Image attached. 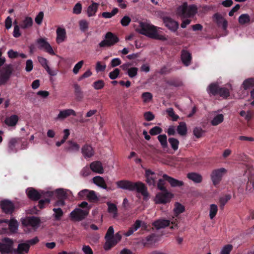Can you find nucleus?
<instances>
[{
	"instance_id": "62",
	"label": "nucleus",
	"mask_w": 254,
	"mask_h": 254,
	"mask_svg": "<svg viewBox=\"0 0 254 254\" xmlns=\"http://www.w3.org/2000/svg\"><path fill=\"white\" fill-rule=\"evenodd\" d=\"M203 132L204 131L200 127H195L193 130L194 135L197 138L201 137Z\"/></svg>"
},
{
	"instance_id": "61",
	"label": "nucleus",
	"mask_w": 254,
	"mask_h": 254,
	"mask_svg": "<svg viewBox=\"0 0 254 254\" xmlns=\"http://www.w3.org/2000/svg\"><path fill=\"white\" fill-rule=\"evenodd\" d=\"M114 228H113V226L109 227V228H108V229L107 230V232L106 234L105 237L106 241H107V240H110L112 239V238L114 235Z\"/></svg>"
},
{
	"instance_id": "43",
	"label": "nucleus",
	"mask_w": 254,
	"mask_h": 254,
	"mask_svg": "<svg viewBox=\"0 0 254 254\" xmlns=\"http://www.w3.org/2000/svg\"><path fill=\"white\" fill-rule=\"evenodd\" d=\"M168 141L171 148L174 151L178 149L179 141L177 139L174 137H170L168 139Z\"/></svg>"
},
{
	"instance_id": "63",
	"label": "nucleus",
	"mask_w": 254,
	"mask_h": 254,
	"mask_svg": "<svg viewBox=\"0 0 254 254\" xmlns=\"http://www.w3.org/2000/svg\"><path fill=\"white\" fill-rule=\"evenodd\" d=\"M83 64H84V61H80L74 65V66L73 68V72L75 74H77L79 72V71L82 67Z\"/></svg>"
},
{
	"instance_id": "39",
	"label": "nucleus",
	"mask_w": 254,
	"mask_h": 254,
	"mask_svg": "<svg viewBox=\"0 0 254 254\" xmlns=\"http://www.w3.org/2000/svg\"><path fill=\"white\" fill-rule=\"evenodd\" d=\"M231 198V195L230 194H226L221 196L219 198V207L221 209L223 210L225 204Z\"/></svg>"
},
{
	"instance_id": "56",
	"label": "nucleus",
	"mask_w": 254,
	"mask_h": 254,
	"mask_svg": "<svg viewBox=\"0 0 254 254\" xmlns=\"http://www.w3.org/2000/svg\"><path fill=\"white\" fill-rule=\"evenodd\" d=\"M165 181L164 179L163 178L162 179H160L158 180V182L157 184V187L158 190L161 191H166L167 190L166 188L164 186L165 185Z\"/></svg>"
},
{
	"instance_id": "58",
	"label": "nucleus",
	"mask_w": 254,
	"mask_h": 254,
	"mask_svg": "<svg viewBox=\"0 0 254 254\" xmlns=\"http://www.w3.org/2000/svg\"><path fill=\"white\" fill-rule=\"evenodd\" d=\"M79 25L80 30L85 32L88 28L89 23L86 20H81L79 22Z\"/></svg>"
},
{
	"instance_id": "17",
	"label": "nucleus",
	"mask_w": 254,
	"mask_h": 254,
	"mask_svg": "<svg viewBox=\"0 0 254 254\" xmlns=\"http://www.w3.org/2000/svg\"><path fill=\"white\" fill-rule=\"evenodd\" d=\"M145 177L146 183L150 186H155L156 185V177L154 172L150 169H146Z\"/></svg>"
},
{
	"instance_id": "25",
	"label": "nucleus",
	"mask_w": 254,
	"mask_h": 254,
	"mask_svg": "<svg viewBox=\"0 0 254 254\" xmlns=\"http://www.w3.org/2000/svg\"><path fill=\"white\" fill-rule=\"evenodd\" d=\"M220 87L217 83H212L208 86L207 92L210 95H218Z\"/></svg>"
},
{
	"instance_id": "21",
	"label": "nucleus",
	"mask_w": 254,
	"mask_h": 254,
	"mask_svg": "<svg viewBox=\"0 0 254 254\" xmlns=\"http://www.w3.org/2000/svg\"><path fill=\"white\" fill-rule=\"evenodd\" d=\"M181 60L185 66H189L190 64L192 57L191 54L186 50H183L181 52Z\"/></svg>"
},
{
	"instance_id": "32",
	"label": "nucleus",
	"mask_w": 254,
	"mask_h": 254,
	"mask_svg": "<svg viewBox=\"0 0 254 254\" xmlns=\"http://www.w3.org/2000/svg\"><path fill=\"white\" fill-rule=\"evenodd\" d=\"M187 177L195 183H200L202 180L201 175L196 173H189L187 174Z\"/></svg>"
},
{
	"instance_id": "8",
	"label": "nucleus",
	"mask_w": 254,
	"mask_h": 254,
	"mask_svg": "<svg viewBox=\"0 0 254 254\" xmlns=\"http://www.w3.org/2000/svg\"><path fill=\"white\" fill-rule=\"evenodd\" d=\"M172 196V194L168 190L162 191L161 192H159L156 194V202L158 204H165L170 201Z\"/></svg>"
},
{
	"instance_id": "22",
	"label": "nucleus",
	"mask_w": 254,
	"mask_h": 254,
	"mask_svg": "<svg viewBox=\"0 0 254 254\" xmlns=\"http://www.w3.org/2000/svg\"><path fill=\"white\" fill-rule=\"evenodd\" d=\"M93 182L97 186L107 190H111L112 189L107 186L105 181L103 177L100 176H96L93 178Z\"/></svg>"
},
{
	"instance_id": "38",
	"label": "nucleus",
	"mask_w": 254,
	"mask_h": 254,
	"mask_svg": "<svg viewBox=\"0 0 254 254\" xmlns=\"http://www.w3.org/2000/svg\"><path fill=\"white\" fill-rule=\"evenodd\" d=\"M18 224L16 220L11 219L9 222L8 228L9 231L13 233L16 232L18 230Z\"/></svg>"
},
{
	"instance_id": "37",
	"label": "nucleus",
	"mask_w": 254,
	"mask_h": 254,
	"mask_svg": "<svg viewBox=\"0 0 254 254\" xmlns=\"http://www.w3.org/2000/svg\"><path fill=\"white\" fill-rule=\"evenodd\" d=\"M177 131L178 133L182 135H185L187 133V127L186 124L184 122L179 123V125L177 127Z\"/></svg>"
},
{
	"instance_id": "45",
	"label": "nucleus",
	"mask_w": 254,
	"mask_h": 254,
	"mask_svg": "<svg viewBox=\"0 0 254 254\" xmlns=\"http://www.w3.org/2000/svg\"><path fill=\"white\" fill-rule=\"evenodd\" d=\"M218 92V95L224 99L227 98L230 96L229 90L226 87H220Z\"/></svg>"
},
{
	"instance_id": "20",
	"label": "nucleus",
	"mask_w": 254,
	"mask_h": 254,
	"mask_svg": "<svg viewBox=\"0 0 254 254\" xmlns=\"http://www.w3.org/2000/svg\"><path fill=\"white\" fill-rule=\"evenodd\" d=\"M81 152L85 158H91L94 154V151L92 147L88 144H85L82 146Z\"/></svg>"
},
{
	"instance_id": "7",
	"label": "nucleus",
	"mask_w": 254,
	"mask_h": 254,
	"mask_svg": "<svg viewBox=\"0 0 254 254\" xmlns=\"http://www.w3.org/2000/svg\"><path fill=\"white\" fill-rule=\"evenodd\" d=\"M226 172L227 170L224 168L215 169L212 172L211 179L214 186H216L219 184L224 174L226 173Z\"/></svg>"
},
{
	"instance_id": "29",
	"label": "nucleus",
	"mask_w": 254,
	"mask_h": 254,
	"mask_svg": "<svg viewBox=\"0 0 254 254\" xmlns=\"http://www.w3.org/2000/svg\"><path fill=\"white\" fill-rule=\"evenodd\" d=\"M170 223V222L168 220L160 219L155 221L153 225L157 229H159L168 226Z\"/></svg>"
},
{
	"instance_id": "33",
	"label": "nucleus",
	"mask_w": 254,
	"mask_h": 254,
	"mask_svg": "<svg viewBox=\"0 0 254 254\" xmlns=\"http://www.w3.org/2000/svg\"><path fill=\"white\" fill-rule=\"evenodd\" d=\"M105 38L107 39L111 46H113L119 41V38L113 33L108 32L105 35Z\"/></svg>"
},
{
	"instance_id": "28",
	"label": "nucleus",
	"mask_w": 254,
	"mask_h": 254,
	"mask_svg": "<svg viewBox=\"0 0 254 254\" xmlns=\"http://www.w3.org/2000/svg\"><path fill=\"white\" fill-rule=\"evenodd\" d=\"M157 139H158L160 144L164 151H167L169 149L168 143H167V135L165 134H159L157 136Z\"/></svg>"
},
{
	"instance_id": "31",
	"label": "nucleus",
	"mask_w": 254,
	"mask_h": 254,
	"mask_svg": "<svg viewBox=\"0 0 254 254\" xmlns=\"http://www.w3.org/2000/svg\"><path fill=\"white\" fill-rule=\"evenodd\" d=\"M99 4L96 2H93L90 5L87 10V13L89 17H91L95 15L96 13L98 10Z\"/></svg>"
},
{
	"instance_id": "3",
	"label": "nucleus",
	"mask_w": 254,
	"mask_h": 254,
	"mask_svg": "<svg viewBox=\"0 0 254 254\" xmlns=\"http://www.w3.org/2000/svg\"><path fill=\"white\" fill-rule=\"evenodd\" d=\"M158 27L145 22H140L136 30L140 34L144 35L149 38L163 40L164 36L160 35L157 32Z\"/></svg>"
},
{
	"instance_id": "41",
	"label": "nucleus",
	"mask_w": 254,
	"mask_h": 254,
	"mask_svg": "<svg viewBox=\"0 0 254 254\" xmlns=\"http://www.w3.org/2000/svg\"><path fill=\"white\" fill-rule=\"evenodd\" d=\"M107 205L108 212L113 214L114 218L116 217L118 215V208L116 205L111 202H108Z\"/></svg>"
},
{
	"instance_id": "10",
	"label": "nucleus",
	"mask_w": 254,
	"mask_h": 254,
	"mask_svg": "<svg viewBox=\"0 0 254 254\" xmlns=\"http://www.w3.org/2000/svg\"><path fill=\"white\" fill-rule=\"evenodd\" d=\"M80 145L72 140L67 141L64 145V150L67 153H75L79 151Z\"/></svg>"
},
{
	"instance_id": "34",
	"label": "nucleus",
	"mask_w": 254,
	"mask_h": 254,
	"mask_svg": "<svg viewBox=\"0 0 254 254\" xmlns=\"http://www.w3.org/2000/svg\"><path fill=\"white\" fill-rule=\"evenodd\" d=\"M74 94L77 101H81L83 98V93L80 86L77 83L74 84Z\"/></svg>"
},
{
	"instance_id": "6",
	"label": "nucleus",
	"mask_w": 254,
	"mask_h": 254,
	"mask_svg": "<svg viewBox=\"0 0 254 254\" xmlns=\"http://www.w3.org/2000/svg\"><path fill=\"white\" fill-rule=\"evenodd\" d=\"M89 208L82 210L80 208H76L71 212L70 217L71 219L75 221H81L85 218L88 215Z\"/></svg>"
},
{
	"instance_id": "64",
	"label": "nucleus",
	"mask_w": 254,
	"mask_h": 254,
	"mask_svg": "<svg viewBox=\"0 0 254 254\" xmlns=\"http://www.w3.org/2000/svg\"><path fill=\"white\" fill-rule=\"evenodd\" d=\"M141 97L144 102H148L152 99V95L150 92H144L142 94Z\"/></svg>"
},
{
	"instance_id": "51",
	"label": "nucleus",
	"mask_w": 254,
	"mask_h": 254,
	"mask_svg": "<svg viewBox=\"0 0 254 254\" xmlns=\"http://www.w3.org/2000/svg\"><path fill=\"white\" fill-rule=\"evenodd\" d=\"M119 12L118 8H114L111 12H104L102 13V16L105 18H110L115 15Z\"/></svg>"
},
{
	"instance_id": "18",
	"label": "nucleus",
	"mask_w": 254,
	"mask_h": 254,
	"mask_svg": "<svg viewBox=\"0 0 254 254\" xmlns=\"http://www.w3.org/2000/svg\"><path fill=\"white\" fill-rule=\"evenodd\" d=\"M162 177L167 181L172 187H181L184 185V183L180 180L169 176L167 174H164Z\"/></svg>"
},
{
	"instance_id": "59",
	"label": "nucleus",
	"mask_w": 254,
	"mask_h": 254,
	"mask_svg": "<svg viewBox=\"0 0 254 254\" xmlns=\"http://www.w3.org/2000/svg\"><path fill=\"white\" fill-rule=\"evenodd\" d=\"M162 132V129L160 127L157 126L152 127L149 130V133L151 135H156L160 134Z\"/></svg>"
},
{
	"instance_id": "36",
	"label": "nucleus",
	"mask_w": 254,
	"mask_h": 254,
	"mask_svg": "<svg viewBox=\"0 0 254 254\" xmlns=\"http://www.w3.org/2000/svg\"><path fill=\"white\" fill-rule=\"evenodd\" d=\"M55 193L57 199L65 200L68 196L66 191L63 189H59L56 190Z\"/></svg>"
},
{
	"instance_id": "26",
	"label": "nucleus",
	"mask_w": 254,
	"mask_h": 254,
	"mask_svg": "<svg viewBox=\"0 0 254 254\" xmlns=\"http://www.w3.org/2000/svg\"><path fill=\"white\" fill-rule=\"evenodd\" d=\"M165 81L168 85L175 87H181L183 85V83L182 80L177 77L170 78L169 79L165 80Z\"/></svg>"
},
{
	"instance_id": "15",
	"label": "nucleus",
	"mask_w": 254,
	"mask_h": 254,
	"mask_svg": "<svg viewBox=\"0 0 254 254\" xmlns=\"http://www.w3.org/2000/svg\"><path fill=\"white\" fill-rule=\"evenodd\" d=\"M3 247L1 254H9L12 251L13 241L9 238H4L2 240Z\"/></svg>"
},
{
	"instance_id": "40",
	"label": "nucleus",
	"mask_w": 254,
	"mask_h": 254,
	"mask_svg": "<svg viewBox=\"0 0 254 254\" xmlns=\"http://www.w3.org/2000/svg\"><path fill=\"white\" fill-rule=\"evenodd\" d=\"M29 250V245L27 244L26 243H21L18 244L17 249H14L13 250V252H25V253H27Z\"/></svg>"
},
{
	"instance_id": "52",
	"label": "nucleus",
	"mask_w": 254,
	"mask_h": 254,
	"mask_svg": "<svg viewBox=\"0 0 254 254\" xmlns=\"http://www.w3.org/2000/svg\"><path fill=\"white\" fill-rule=\"evenodd\" d=\"M53 211L55 212L54 216L56 220H59L64 214L62 209L60 208H53Z\"/></svg>"
},
{
	"instance_id": "47",
	"label": "nucleus",
	"mask_w": 254,
	"mask_h": 254,
	"mask_svg": "<svg viewBox=\"0 0 254 254\" xmlns=\"http://www.w3.org/2000/svg\"><path fill=\"white\" fill-rule=\"evenodd\" d=\"M64 135L63 138H62V140L60 141H57L56 143V145L58 147H60L63 144L65 143L66 139L68 138V137L70 134L69 130L68 129H64Z\"/></svg>"
},
{
	"instance_id": "30",
	"label": "nucleus",
	"mask_w": 254,
	"mask_h": 254,
	"mask_svg": "<svg viewBox=\"0 0 254 254\" xmlns=\"http://www.w3.org/2000/svg\"><path fill=\"white\" fill-rule=\"evenodd\" d=\"M19 142L18 138H13L9 140L8 142V149L10 152H16L18 150L16 147Z\"/></svg>"
},
{
	"instance_id": "2",
	"label": "nucleus",
	"mask_w": 254,
	"mask_h": 254,
	"mask_svg": "<svg viewBox=\"0 0 254 254\" xmlns=\"http://www.w3.org/2000/svg\"><path fill=\"white\" fill-rule=\"evenodd\" d=\"M197 12V7L194 4L188 5L187 3L179 6L177 9V14L180 17L182 20L181 27L182 28H186L190 24L191 20L189 18L193 17Z\"/></svg>"
},
{
	"instance_id": "24",
	"label": "nucleus",
	"mask_w": 254,
	"mask_h": 254,
	"mask_svg": "<svg viewBox=\"0 0 254 254\" xmlns=\"http://www.w3.org/2000/svg\"><path fill=\"white\" fill-rule=\"evenodd\" d=\"M90 169L94 172L103 174L104 173V169L102 163L100 161L93 162L90 164Z\"/></svg>"
},
{
	"instance_id": "1",
	"label": "nucleus",
	"mask_w": 254,
	"mask_h": 254,
	"mask_svg": "<svg viewBox=\"0 0 254 254\" xmlns=\"http://www.w3.org/2000/svg\"><path fill=\"white\" fill-rule=\"evenodd\" d=\"M117 187L123 190H128L133 191H136L137 193H140L143 196L144 200L148 199L149 193L147 191V187L145 184L140 181L133 182L128 180H121L116 182Z\"/></svg>"
},
{
	"instance_id": "14",
	"label": "nucleus",
	"mask_w": 254,
	"mask_h": 254,
	"mask_svg": "<svg viewBox=\"0 0 254 254\" xmlns=\"http://www.w3.org/2000/svg\"><path fill=\"white\" fill-rule=\"evenodd\" d=\"M40 222V220L36 217L32 216L28 217L25 219H23L21 220L22 225L23 226H32V227H35L38 226Z\"/></svg>"
},
{
	"instance_id": "35",
	"label": "nucleus",
	"mask_w": 254,
	"mask_h": 254,
	"mask_svg": "<svg viewBox=\"0 0 254 254\" xmlns=\"http://www.w3.org/2000/svg\"><path fill=\"white\" fill-rule=\"evenodd\" d=\"M33 25V20L31 17L26 16L21 22L20 27L23 29L29 28Z\"/></svg>"
},
{
	"instance_id": "9",
	"label": "nucleus",
	"mask_w": 254,
	"mask_h": 254,
	"mask_svg": "<svg viewBox=\"0 0 254 254\" xmlns=\"http://www.w3.org/2000/svg\"><path fill=\"white\" fill-rule=\"evenodd\" d=\"M37 43L38 45V48L44 50L49 54L54 55L55 53L50 44L44 38H39L37 40Z\"/></svg>"
},
{
	"instance_id": "53",
	"label": "nucleus",
	"mask_w": 254,
	"mask_h": 254,
	"mask_svg": "<svg viewBox=\"0 0 254 254\" xmlns=\"http://www.w3.org/2000/svg\"><path fill=\"white\" fill-rule=\"evenodd\" d=\"M166 112L168 115L172 118L173 121H176L179 118V116L175 114L173 109L172 108L167 109Z\"/></svg>"
},
{
	"instance_id": "23",
	"label": "nucleus",
	"mask_w": 254,
	"mask_h": 254,
	"mask_svg": "<svg viewBox=\"0 0 254 254\" xmlns=\"http://www.w3.org/2000/svg\"><path fill=\"white\" fill-rule=\"evenodd\" d=\"M57 38L56 42L60 44L64 42L66 38V31L65 29L58 27L57 29Z\"/></svg>"
},
{
	"instance_id": "16",
	"label": "nucleus",
	"mask_w": 254,
	"mask_h": 254,
	"mask_svg": "<svg viewBox=\"0 0 254 254\" xmlns=\"http://www.w3.org/2000/svg\"><path fill=\"white\" fill-rule=\"evenodd\" d=\"M214 21L216 23L218 26L222 27L223 30H226L228 27L227 21L218 13H216L213 15Z\"/></svg>"
},
{
	"instance_id": "50",
	"label": "nucleus",
	"mask_w": 254,
	"mask_h": 254,
	"mask_svg": "<svg viewBox=\"0 0 254 254\" xmlns=\"http://www.w3.org/2000/svg\"><path fill=\"white\" fill-rule=\"evenodd\" d=\"M88 200L90 202H96L99 200L96 192L94 190H89L88 193Z\"/></svg>"
},
{
	"instance_id": "12",
	"label": "nucleus",
	"mask_w": 254,
	"mask_h": 254,
	"mask_svg": "<svg viewBox=\"0 0 254 254\" xmlns=\"http://www.w3.org/2000/svg\"><path fill=\"white\" fill-rule=\"evenodd\" d=\"M0 205L2 211L6 214H12L14 211V205L9 200L5 199L1 201Z\"/></svg>"
},
{
	"instance_id": "4",
	"label": "nucleus",
	"mask_w": 254,
	"mask_h": 254,
	"mask_svg": "<svg viewBox=\"0 0 254 254\" xmlns=\"http://www.w3.org/2000/svg\"><path fill=\"white\" fill-rule=\"evenodd\" d=\"M26 192L28 197L33 201H37L40 199L42 196L51 197L54 194L52 191L44 192L43 191H41V192H39L33 188H28L27 189Z\"/></svg>"
},
{
	"instance_id": "19",
	"label": "nucleus",
	"mask_w": 254,
	"mask_h": 254,
	"mask_svg": "<svg viewBox=\"0 0 254 254\" xmlns=\"http://www.w3.org/2000/svg\"><path fill=\"white\" fill-rule=\"evenodd\" d=\"M76 116V113L74 110L71 109H65L60 111L57 120H63L70 116Z\"/></svg>"
},
{
	"instance_id": "46",
	"label": "nucleus",
	"mask_w": 254,
	"mask_h": 254,
	"mask_svg": "<svg viewBox=\"0 0 254 254\" xmlns=\"http://www.w3.org/2000/svg\"><path fill=\"white\" fill-rule=\"evenodd\" d=\"M223 120L224 116L221 114H218L215 116L213 120L211 121V124L213 126H217L221 123Z\"/></svg>"
},
{
	"instance_id": "42",
	"label": "nucleus",
	"mask_w": 254,
	"mask_h": 254,
	"mask_svg": "<svg viewBox=\"0 0 254 254\" xmlns=\"http://www.w3.org/2000/svg\"><path fill=\"white\" fill-rule=\"evenodd\" d=\"M185 208L184 205L179 202H176L175 204V207L174 208V213L176 216L184 212Z\"/></svg>"
},
{
	"instance_id": "54",
	"label": "nucleus",
	"mask_w": 254,
	"mask_h": 254,
	"mask_svg": "<svg viewBox=\"0 0 254 254\" xmlns=\"http://www.w3.org/2000/svg\"><path fill=\"white\" fill-rule=\"evenodd\" d=\"M92 85L94 89L96 90H100L102 89L104 87L105 82L103 80L100 79L95 81L93 83Z\"/></svg>"
},
{
	"instance_id": "60",
	"label": "nucleus",
	"mask_w": 254,
	"mask_h": 254,
	"mask_svg": "<svg viewBox=\"0 0 254 254\" xmlns=\"http://www.w3.org/2000/svg\"><path fill=\"white\" fill-rule=\"evenodd\" d=\"M138 68L136 67L129 68L127 72V75L130 78L134 77L137 74Z\"/></svg>"
},
{
	"instance_id": "5",
	"label": "nucleus",
	"mask_w": 254,
	"mask_h": 254,
	"mask_svg": "<svg viewBox=\"0 0 254 254\" xmlns=\"http://www.w3.org/2000/svg\"><path fill=\"white\" fill-rule=\"evenodd\" d=\"M12 71L13 67L11 64L4 65L2 68V72L0 74V85H4L7 82Z\"/></svg>"
},
{
	"instance_id": "55",
	"label": "nucleus",
	"mask_w": 254,
	"mask_h": 254,
	"mask_svg": "<svg viewBox=\"0 0 254 254\" xmlns=\"http://www.w3.org/2000/svg\"><path fill=\"white\" fill-rule=\"evenodd\" d=\"M233 247L231 244H228L223 247L221 251L220 254H230L233 250Z\"/></svg>"
},
{
	"instance_id": "13",
	"label": "nucleus",
	"mask_w": 254,
	"mask_h": 254,
	"mask_svg": "<svg viewBox=\"0 0 254 254\" xmlns=\"http://www.w3.org/2000/svg\"><path fill=\"white\" fill-rule=\"evenodd\" d=\"M163 22L165 26L172 32H176L179 28V23L171 17H164L163 18Z\"/></svg>"
},
{
	"instance_id": "49",
	"label": "nucleus",
	"mask_w": 254,
	"mask_h": 254,
	"mask_svg": "<svg viewBox=\"0 0 254 254\" xmlns=\"http://www.w3.org/2000/svg\"><path fill=\"white\" fill-rule=\"evenodd\" d=\"M250 17L248 14H242L239 17V22L241 24H245L249 23Z\"/></svg>"
},
{
	"instance_id": "44",
	"label": "nucleus",
	"mask_w": 254,
	"mask_h": 254,
	"mask_svg": "<svg viewBox=\"0 0 254 254\" xmlns=\"http://www.w3.org/2000/svg\"><path fill=\"white\" fill-rule=\"evenodd\" d=\"M254 86V79L253 78H248L246 79L242 84V87L244 90H247Z\"/></svg>"
},
{
	"instance_id": "48",
	"label": "nucleus",
	"mask_w": 254,
	"mask_h": 254,
	"mask_svg": "<svg viewBox=\"0 0 254 254\" xmlns=\"http://www.w3.org/2000/svg\"><path fill=\"white\" fill-rule=\"evenodd\" d=\"M218 211V207L215 204H212L210 205L209 217L211 219H213L216 216Z\"/></svg>"
},
{
	"instance_id": "57",
	"label": "nucleus",
	"mask_w": 254,
	"mask_h": 254,
	"mask_svg": "<svg viewBox=\"0 0 254 254\" xmlns=\"http://www.w3.org/2000/svg\"><path fill=\"white\" fill-rule=\"evenodd\" d=\"M155 237V235L154 234H152L147 236L144 240L143 241L145 242H143L144 246H146L147 244H150L154 242V238Z\"/></svg>"
},
{
	"instance_id": "27",
	"label": "nucleus",
	"mask_w": 254,
	"mask_h": 254,
	"mask_svg": "<svg viewBox=\"0 0 254 254\" xmlns=\"http://www.w3.org/2000/svg\"><path fill=\"white\" fill-rule=\"evenodd\" d=\"M18 119V117L17 115H12L5 118L4 123L8 126L13 127L17 124Z\"/></svg>"
},
{
	"instance_id": "11",
	"label": "nucleus",
	"mask_w": 254,
	"mask_h": 254,
	"mask_svg": "<svg viewBox=\"0 0 254 254\" xmlns=\"http://www.w3.org/2000/svg\"><path fill=\"white\" fill-rule=\"evenodd\" d=\"M122 239V235L119 232L117 233L112 239L107 240L104 245V249L106 251L110 250L112 247L115 246L118 243H119Z\"/></svg>"
}]
</instances>
